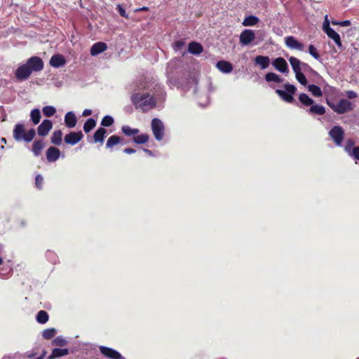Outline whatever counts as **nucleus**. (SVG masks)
I'll return each instance as SVG.
<instances>
[{"label": "nucleus", "instance_id": "obj_1", "mask_svg": "<svg viewBox=\"0 0 359 359\" xmlns=\"http://www.w3.org/2000/svg\"><path fill=\"white\" fill-rule=\"evenodd\" d=\"M131 100L136 109H141L143 112L154 108L156 105V99L148 93H136L133 94Z\"/></svg>", "mask_w": 359, "mask_h": 359}, {"label": "nucleus", "instance_id": "obj_2", "mask_svg": "<svg viewBox=\"0 0 359 359\" xmlns=\"http://www.w3.org/2000/svg\"><path fill=\"white\" fill-rule=\"evenodd\" d=\"M13 135L15 140L18 142L24 140L26 142H30L36 135V130L34 128H31L26 132L25 126L19 123L15 124L13 131Z\"/></svg>", "mask_w": 359, "mask_h": 359}, {"label": "nucleus", "instance_id": "obj_3", "mask_svg": "<svg viewBox=\"0 0 359 359\" xmlns=\"http://www.w3.org/2000/svg\"><path fill=\"white\" fill-rule=\"evenodd\" d=\"M327 105L335 112L339 114H344L347 111L353 110V104L346 99H341L337 103H334L330 101L328 99L326 100Z\"/></svg>", "mask_w": 359, "mask_h": 359}, {"label": "nucleus", "instance_id": "obj_4", "mask_svg": "<svg viewBox=\"0 0 359 359\" xmlns=\"http://www.w3.org/2000/svg\"><path fill=\"white\" fill-rule=\"evenodd\" d=\"M285 90H283L280 89L276 90V93L278 96L281 97L285 102L287 103H292L294 100L293 95L295 94L297 91V88L293 84H290L289 83H285L283 86Z\"/></svg>", "mask_w": 359, "mask_h": 359}, {"label": "nucleus", "instance_id": "obj_5", "mask_svg": "<svg viewBox=\"0 0 359 359\" xmlns=\"http://www.w3.org/2000/svg\"><path fill=\"white\" fill-rule=\"evenodd\" d=\"M151 129L156 140H161L164 135V126L162 121L158 118H154L151 121Z\"/></svg>", "mask_w": 359, "mask_h": 359}, {"label": "nucleus", "instance_id": "obj_6", "mask_svg": "<svg viewBox=\"0 0 359 359\" xmlns=\"http://www.w3.org/2000/svg\"><path fill=\"white\" fill-rule=\"evenodd\" d=\"M329 135L337 146H341L344 137V131L341 126H334L329 132Z\"/></svg>", "mask_w": 359, "mask_h": 359}, {"label": "nucleus", "instance_id": "obj_7", "mask_svg": "<svg viewBox=\"0 0 359 359\" xmlns=\"http://www.w3.org/2000/svg\"><path fill=\"white\" fill-rule=\"evenodd\" d=\"M26 64L29 67L31 72H40L43 69L44 64L42 59L38 56H32L29 57Z\"/></svg>", "mask_w": 359, "mask_h": 359}, {"label": "nucleus", "instance_id": "obj_8", "mask_svg": "<svg viewBox=\"0 0 359 359\" xmlns=\"http://www.w3.org/2000/svg\"><path fill=\"white\" fill-rule=\"evenodd\" d=\"M83 138V134L81 131H72L65 136L64 141L67 144L74 146L79 143Z\"/></svg>", "mask_w": 359, "mask_h": 359}, {"label": "nucleus", "instance_id": "obj_9", "mask_svg": "<svg viewBox=\"0 0 359 359\" xmlns=\"http://www.w3.org/2000/svg\"><path fill=\"white\" fill-rule=\"evenodd\" d=\"M255 39V34L252 29H245L240 34V43L248 46Z\"/></svg>", "mask_w": 359, "mask_h": 359}, {"label": "nucleus", "instance_id": "obj_10", "mask_svg": "<svg viewBox=\"0 0 359 359\" xmlns=\"http://www.w3.org/2000/svg\"><path fill=\"white\" fill-rule=\"evenodd\" d=\"M32 73L31 69L25 63L18 67L15 71V77L20 81H25L30 76Z\"/></svg>", "mask_w": 359, "mask_h": 359}, {"label": "nucleus", "instance_id": "obj_11", "mask_svg": "<svg viewBox=\"0 0 359 359\" xmlns=\"http://www.w3.org/2000/svg\"><path fill=\"white\" fill-rule=\"evenodd\" d=\"M100 351L105 357L111 359H125L117 351L106 347L104 346H100Z\"/></svg>", "mask_w": 359, "mask_h": 359}, {"label": "nucleus", "instance_id": "obj_12", "mask_svg": "<svg viewBox=\"0 0 359 359\" xmlns=\"http://www.w3.org/2000/svg\"><path fill=\"white\" fill-rule=\"evenodd\" d=\"M53 128V123L49 119L43 120L37 128V133L39 136H46Z\"/></svg>", "mask_w": 359, "mask_h": 359}, {"label": "nucleus", "instance_id": "obj_13", "mask_svg": "<svg viewBox=\"0 0 359 359\" xmlns=\"http://www.w3.org/2000/svg\"><path fill=\"white\" fill-rule=\"evenodd\" d=\"M273 66L281 73L287 74L289 72L288 65L286 60L281 57L276 58L272 62Z\"/></svg>", "mask_w": 359, "mask_h": 359}, {"label": "nucleus", "instance_id": "obj_14", "mask_svg": "<svg viewBox=\"0 0 359 359\" xmlns=\"http://www.w3.org/2000/svg\"><path fill=\"white\" fill-rule=\"evenodd\" d=\"M285 45L291 48V49H296L300 51H302L304 50V44L299 41H297L294 36H287L285 39Z\"/></svg>", "mask_w": 359, "mask_h": 359}, {"label": "nucleus", "instance_id": "obj_15", "mask_svg": "<svg viewBox=\"0 0 359 359\" xmlns=\"http://www.w3.org/2000/svg\"><path fill=\"white\" fill-rule=\"evenodd\" d=\"M289 62L292 66V70L294 73L299 72L302 71V67L303 68H310L309 65L307 63L302 62L298 58L291 56L289 58Z\"/></svg>", "mask_w": 359, "mask_h": 359}, {"label": "nucleus", "instance_id": "obj_16", "mask_svg": "<svg viewBox=\"0 0 359 359\" xmlns=\"http://www.w3.org/2000/svg\"><path fill=\"white\" fill-rule=\"evenodd\" d=\"M46 159L48 162H55L60 156V151L55 147H50L46 153Z\"/></svg>", "mask_w": 359, "mask_h": 359}, {"label": "nucleus", "instance_id": "obj_17", "mask_svg": "<svg viewBox=\"0 0 359 359\" xmlns=\"http://www.w3.org/2000/svg\"><path fill=\"white\" fill-rule=\"evenodd\" d=\"M66 64V60L62 55L56 54L51 57L50 60V66L58 68Z\"/></svg>", "mask_w": 359, "mask_h": 359}, {"label": "nucleus", "instance_id": "obj_18", "mask_svg": "<svg viewBox=\"0 0 359 359\" xmlns=\"http://www.w3.org/2000/svg\"><path fill=\"white\" fill-rule=\"evenodd\" d=\"M217 69L223 73H230L233 70V65L231 62L226 60L218 61L216 64Z\"/></svg>", "mask_w": 359, "mask_h": 359}, {"label": "nucleus", "instance_id": "obj_19", "mask_svg": "<svg viewBox=\"0 0 359 359\" xmlns=\"http://www.w3.org/2000/svg\"><path fill=\"white\" fill-rule=\"evenodd\" d=\"M107 48V46L104 42H97L94 43L90 48V54L91 55H97Z\"/></svg>", "mask_w": 359, "mask_h": 359}, {"label": "nucleus", "instance_id": "obj_20", "mask_svg": "<svg viewBox=\"0 0 359 359\" xmlns=\"http://www.w3.org/2000/svg\"><path fill=\"white\" fill-rule=\"evenodd\" d=\"M77 123L76 115L72 111L67 112L65 116V123L69 128L75 127Z\"/></svg>", "mask_w": 359, "mask_h": 359}, {"label": "nucleus", "instance_id": "obj_21", "mask_svg": "<svg viewBox=\"0 0 359 359\" xmlns=\"http://www.w3.org/2000/svg\"><path fill=\"white\" fill-rule=\"evenodd\" d=\"M122 141H123L122 137H121L118 135H113L108 138V140L106 142L105 147H106V149H110L111 151L114 146L121 143Z\"/></svg>", "mask_w": 359, "mask_h": 359}, {"label": "nucleus", "instance_id": "obj_22", "mask_svg": "<svg viewBox=\"0 0 359 359\" xmlns=\"http://www.w3.org/2000/svg\"><path fill=\"white\" fill-rule=\"evenodd\" d=\"M188 51L193 55H199L203 51V48L201 43L192 41L189 43Z\"/></svg>", "mask_w": 359, "mask_h": 359}, {"label": "nucleus", "instance_id": "obj_23", "mask_svg": "<svg viewBox=\"0 0 359 359\" xmlns=\"http://www.w3.org/2000/svg\"><path fill=\"white\" fill-rule=\"evenodd\" d=\"M255 63L259 65L262 69H264L269 67L270 59L268 56L257 55L255 58Z\"/></svg>", "mask_w": 359, "mask_h": 359}, {"label": "nucleus", "instance_id": "obj_24", "mask_svg": "<svg viewBox=\"0 0 359 359\" xmlns=\"http://www.w3.org/2000/svg\"><path fill=\"white\" fill-rule=\"evenodd\" d=\"M45 144L42 140H36L33 144L32 151L35 156H39L41 154L42 149L44 148Z\"/></svg>", "mask_w": 359, "mask_h": 359}, {"label": "nucleus", "instance_id": "obj_25", "mask_svg": "<svg viewBox=\"0 0 359 359\" xmlns=\"http://www.w3.org/2000/svg\"><path fill=\"white\" fill-rule=\"evenodd\" d=\"M107 130L104 128H99L93 135V142L102 143L105 138Z\"/></svg>", "mask_w": 359, "mask_h": 359}, {"label": "nucleus", "instance_id": "obj_26", "mask_svg": "<svg viewBox=\"0 0 359 359\" xmlns=\"http://www.w3.org/2000/svg\"><path fill=\"white\" fill-rule=\"evenodd\" d=\"M327 36L332 39L339 48L342 46L340 36L332 29H328L325 32Z\"/></svg>", "mask_w": 359, "mask_h": 359}, {"label": "nucleus", "instance_id": "obj_27", "mask_svg": "<svg viewBox=\"0 0 359 359\" xmlns=\"http://www.w3.org/2000/svg\"><path fill=\"white\" fill-rule=\"evenodd\" d=\"M69 353L67 348H54L52 353L48 357V359H54L62 356L67 355Z\"/></svg>", "mask_w": 359, "mask_h": 359}, {"label": "nucleus", "instance_id": "obj_28", "mask_svg": "<svg viewBox=\"0 0 359 359\" xmlns=\"http://www.w3.org/2000/svg\"><path fill=\"white\" fill-rule=\"evenodd\" d=\"M62 132L60 130H55L50 137L52 144L59 146L62 142Z\"/></svg>", "mask_w": 359, "mask_h": 359}, {"label": "nucleus", "instance_id": "obj_29", "mask_svg": "<svg viewBox=\"0 0 359 359\" xmlns=\"http://www.w3.org/2000/svg\"><path fill=\"white\" fill-rule=\"evenodd\" d=\"M122 133L128 137L135 136L137 135L140 132L138 128H132L128 126H123L121 127Z\"/></svg>", "mask_w": 359, "mask_h": 359}, {"label": "nucleus", "instance_id": "obj_30", "mask_svg": "<svg viewBox=\"0 0 359 359\" xmlns=\"http://www.w3.org/2000/svg\"><path fill=\"white\" fill-rule=\"evenodd\" d=\"M309 113L312 114L323 115L325 113V108L319 104H312L309 109Z\"/></svg>", "mask_w": 359, "mask_h": 359}, {"label": "nucleus", "instance_id": "obj_31", "mask_svg": "<svg viewBox=\"0 0 359 359\" xmlns=\"http://www.w3.org/2000/svg\"><path fill=\"white\" fill-rule=\"evenodd\" d=\"M149 135L147 133H142L139 135H135L133 138V142L137 144H143L149 141Z\"/></svg>", "mask_w": 359, "mask_h": 359}, {"label": "nucleus", "instance_id": "obj_32", "mask_svg": "<svg viewBox=\"0 0 359 359\" xmlns=\"http://www.w3.org/2000/svg\"><path fill=\"white\" fill-rule=\"evenodd\" d=\"M259 20L257 17L255 15H249L244 18L243 22V25L248 27V26H254L257 25L259 22Z\"/></svg>", "mask_w": 359, "mask_h": 359}, {"label": "nucleus", "instance_id": "obj_33", "mask_svg": "<svg viewBox=\"0 0 359 359\" xmlns=\"http://www.w3.org/2000/svg\"><path fill=\"white\" fill-rule=\"evenodd\" d=\"M265 79L268 82L282 83L283 79L278 74L273 72H269L265 75Z\"/></svg>", "mask_w": 359, "mask_h": 359}, {"label": "nucleus", "instance_id": "obj_34", "mask_svg": "<svg viewBox=\"0 0 359 359\" xmlns=\"http://www.w3.org/2000/svg\"><path fill=\"white\" fill-rule=\"evenodd\" d=\"M96 126V121L92 118L86 120L83 125V130L86 133H90Z\"/></svg>", "mask_w": 359, "mask_h": 359}, {"label": "nucleus", "instance_id": "obj_35", "mask_svg": "<svg viewBox=\"0 0 359 359\" xmlns=\"http://www.w3.org/2000/svg\"><path fill=\"white\" fill-rule=\"evenodd\" d=\"M299 102L305 106H311L313 104V100L306 93H301L299 95Z\"/></svg>", "mask_w": 359, "mask_h": 359}, {"label": "nucleus", "instance_id": "obj_36", "mask_svg": "<svg viewBox=\"0 0 359 359\" xmlns=\"http://www.w3.org/2000/svg\"><path fill=\"white\" fill-rule=\"evenodd\" d=\"M308 90L315 97H321L323 92L320 87L314 84H310L308 86Z\"/></svg>", "mask_w": 359, "mask_h": 359}, {"label": "nucleus", "instance_id": "obj_37", "mask_svg": "<svg viewBox=\"0 0 359 359\" xmlns=\"http://www.w3.org/2000/svg\"><path fill=\"white\" fill-rule=\"evenodd\" d=\"M31 119L34 125L38 124L41 120V112L39 109H34L31 111Z\"/></svg>", "mask_w": 359, "mask_h": 359}, {"label": "nucleus", "instance_id": "obj_38", "mask_svg": "<svg viewBox=\"0 0 359 359\" xmlns=\"http://www.w3.org/2000/svg\"><path fill=\"white\" fill-rule=\"evenodd\" d=\"M38 323L44 324L48 320V315L45 311H40L36 316Z\"/></svg>", "mask_w": 359, "mask_h": 359}, {"label": "nucleus", "instance_id": "obj_39", "mask_svg": "<svg viewBox=\"0 0 359 359\" xmlns=\"http://www.w3.org/2000/svg\"><path fill=\"white\" fill-rule=\"evenodd\" d=\"M355 142L353 140L348 139L346 142V144L344 146V150L345 151L351 156L352 155V151L353 150Z\"/></svg>", "mask_w": 359, "mask_h": 359}, {"label": "nucleus", "instance_id": "obj_40", "mask_svg": "<svg viewBox=\"0 0 359 359\" xmlns=\"http://www.w3.org/2000/svg\"><path fill=\"white\" fill-rule=\"evenodd\" d=\"M114 122L112 116L107 115L104 116L101 121V126L104 127L111 126Z\"/></svg>", "mask_w": 359, "mask_h": 359}, {"label": "nucleus", "instance_id": "obj_41", "mask_svg": "<svg viewBox=\"0 0 359 359\" xmlns=\"http://www.w3.org/2000/svg\"><path fill=\"white\" fill-rule=\"evenodd\" d=\"M56 334V330L55 328H49L44 330L42 336L45 339H50L53 338Z\"/></svg>", "mask_w": 359, "mask_h": 359}, {"label": "nucleus", "instance_id": "obj_42", "mask_svg": "<svg viewBox=\"0 0 359 359\" xmlns=\"http://www.w3.org/2000/svg\"><path fill=\"white\" fill-rule=\"evenodd\" d=\"M43 114L47 117H50L53 116L55 112V108L53 106H46L42 109Z\"/></svg>", "mask_w": 359, "mask_h": 359}, {"label": "nucleus", "instance_id": "obj_43", "mask_svg": "<svg viewBox=\"0 0 359 359\" xmlns=\"http://www.w3.org/2000/svg\"><path fill=\"white\" fill-rule=\"evenodd\" d=\"M309 54L313 57L315 59L318 60L320 57V55L317 50V49L315 48V46L312 44H310L309 46Z\"/></svg>", "mask_w": 359, "mask_h": 359}, {"label": "nucleus", "instance_id": "obj_44", "mask_svg": "<svg viewBox=\"0 0 359 359\" xmlns=\"http://www.w3.org/2000/svg\"><path fill=\"white\" fill-rule=\"evenodd\" d=\"M295 77L297 80L303 86H306L307 84V80L304 74L301 72L294 73Z\"/></svg>", "mask_w": 359, "mask_h": 359}, {"label": "nucleus", "instance_id": "obj_45", "mask_svg": "<svg viewBox=\"0 0 359 359\" xmlns=\"http://www.w3.org/2000/svg\"><path fill=\"white\" fill-rule=\"evenodd\" d=\"M53 344L58 346H62L67 344V341L62 337H57L53 340Z\"/></svg>", "mask_w": 359, "mask_h": 359}, {"label": "nucleus", "instance_id": "obj_46", "mask_svg": "<svg viewBox=\"0 0 359 359\" xmlns=\"http://www.w3.org/2000/svg\"><path fill=\"white\" fill-rule=\"evenodd\" d=\"M185 46V42L183 40H178L174 43L173 48L175 50L177 51L181 50Z\"/></svg>", "mask_w": 359, "mask_h": 359}, {"label": "nucleus", "instance_id": "obj_47", "mask_svg": "<svg viewBox=\"0 0 359 359\" xmlns=\"http://www.w3.org/2000/svg\"><path fill=\"white\" fill-rule=\"evenodd\" d=\"M43 182V178L41 175H37L35 177V184L36 187L41 189L42 188V184Z\"/></svg>", "mask_w": 359, "mask_h": 359}, {"label": "nucleus", "instance_id": "obj_48", "mask_svg": "<svg viewBox=\"0 0 359 359\" xmlns=\"http://www.w3.org/2000/svg\"><path fill=\"white\" fill-rule=\"evenodd\" d=\"M351 157H353L355 160L359 161V146L355 147L353 148V150L352 151Z\"/></svg>", "mask_w": 359, "mask_h": 359}, {"label": "nucleus", "instance_id": "obj_49", "mask_svg": "<svg viewBox=\"0 0 359 359\" xmlns=\"http://www.w3.org/2000/svg\"><path fill=\"white\" fill-rule=\"evenodd\" d=\"M117 10L121 16L124 17L126 18H128L125 9L120 5L117 6Z\"/></svg>", "mask_w": 359, "mask_h": 359}, {"label": "nucleus", "instance_id": "obj_50", "mask_svg": "<svg viewBox=\"0 0 359 359\" xmlns=\"http://www.w3.org/2000/svg\"><path fill=\"white\" fill-rule=\"evenodd\" d=\"M346 96L348 99H354L357 97L358 95L353 90H348L346 92Z\"/></svg>", "mask_w": 359, "mask_h": 359}, {"label": "nucleus", "instance_id": "obj_51", "mask_svg": "<svg viewBox=\"0 0 359 359\" xmlns=\"http://www.w3.org/2000/svg\"><path fill=\"white\" fill-rule=\"evenodd\" d=\"M330 28L331 27L330 26V22L327 20V17L326 16L325 19V21L323 22V29L324 32H325V30H327L328 29H330Z\"/></svg>", "mask_w": 359, "mask_h": 359}, {"label": "nucleus", "instance_id": "obj_52", "mask_svg": "<svg viewBox=\"0 0 359 359\" xmlns=\"http://www.w3.org/2000/svg\"><path fill=\"white\" fill-rule=\"evenodd\" d=\"M351 24V21L346 20H344V21H340L339 25L342 26V27H348V26H350Z\"/></svg>", "mask_w": 359, "mask_h": 359}, {"label": "nucleus", "instance_id": "obj_53", "mask_svg": "<svg viewBox=\"0 0 359 359\" xmlns=\"http://www.w3.org/2000/svg\"><path fill=\"white\" fill-rule=\"evenodd\" d=\"M135 149H132V148H126L123 149V152L125 154H134L135 153Z\"/></svg>", "mask_w": 359, "mask_h": 359}, {"label": "nucleus", "instance_id": "obj_54", "mask_svg": "<svg viewBox=\"0 0 359 359\" xmlns=\"http://www.w3.org/2000/svg\"><path fill=\"white\" fill-rule=\"evenodd\" d=\"M91 114H92V110L91 109H85L83 111L82 114H83V116H90Z\"/></svg>", "mask_w": 359, "mask_h": 359}, {"label": "nucleus", "instance_id": "obj_55", "mask_svg": "<svg viewBox=\"0 0 359 359\" xmlns=\"http://www.w3.org/2000/svg\"><path fill=\"white\" fill-rule=\"evenodd\" d=\"M149 11V8L147 6H143V7L140 8L136 10V11Z\"/></svg>", "mask_w": 359, "mask_h": 359}, {"label": "nucleus", "instance_id": "obj_56", "mask_svg": "<svg viewBox=\"0 0 359 359\" xmlns=\"http://www.w3.org/2000/svg\"><path fill=\"white\" fill-rule=\"evenodd\" d=\"M144 151L148 154L149 155H152V151L148 149H144Z\"/></svg>", "mask_w": 359, "mask_h": 359}, {"label": "nucleus", "instance_id": "obj_57", "mask_svg": "<svg viewBox=\"0 0 359 359\" xmlns=\"http://www.w3.org/2000/svg\"><path fill=\"white\" fill-rule=\"evenodd\" d=\"M34 355H35V353H33V352H32V353H27V356L28 358H33V357H34Z\"/></svg>", "mask_w": 359, "mask_h": 359}, {"label": "nucleus", "instance_id": "obj_58", "mask_svg": "<svg viewBox=\"0 0 359 359\" xmlns=\"http://www.w3.org/2000/svg\"><path fill=\"white\" fill-rule=\"evenodd\" d=\"M339 23H340V21H334V20L332 21V24L333 25H339Z\"/></svg>", "mask_w": 359, "mask_h": 359}, {"label": "nucleus", "instance_id": "obj_59", "mask_svg": "<svg viewBox=\"0 0 359 359\" xmlns=\"http://www.w3.org/2000/svg\"><path fill=\"white\" fill-rule=\"evenodd\" d=\"M1 141L2 142H4V144H6V138L2 137V138L1 139Z\"/></svg>", "mask_w": 359, "mask_h": 359}, {"label": "nucleus", "instance_id": "obj_60", "mask_svg": "<svg viewBox=\"0 0 359 359\" xmlns=\"http://www.w3.org/2000/svg\"><path fill=\"white\" fill-rule=\"evenodd\" d=\"M4 261L1 257H0V266L3 264Z\"/></svg>", "mask_w": 359, "mask_h": 359}, {"label": "nucleus", "instance_id": "obj_61", "mask_svg": "<svg viewBox=\"0 0 359 359\" xmlns=\"http://www.w3.org/2000/svg\"><path fill=\"white\" fill-rule=\"evenodd\" d=\"M358 359H359V358H358Z\"/></svg>", "mask_w": 359, "mask_h": 359}]
</instances>
